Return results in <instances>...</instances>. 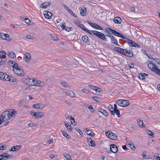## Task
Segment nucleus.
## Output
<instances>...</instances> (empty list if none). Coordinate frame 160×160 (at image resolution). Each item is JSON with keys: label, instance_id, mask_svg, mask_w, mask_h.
Returning <instances> with one entry per match:
<instances>
[{"label": "nucleus", "instance_id": "nucleus-1", "mask_svg": "<svg viewBox=\"0 0 160 160\" xmlns=\"http://www.w3.org/2000/svg\"><path fill=\"white\" fill-rule=\"evenodd\" d=\"M114 49L116 51L127 57H132L133 56V54L131 51L127 49H124L118 47H115Z\"/></svg>", "mask_w": 160, "mask_h": 160}, {"label": "nucleus", "instance_id": "nucleus-2", "mask_svg": "<svg viewBox=\"0 0 160 160\" xmlns=\"http://www.w3.org/2000/svg\"><path fill=\"white\" fill-rule=\"evenodd\" d=\"M151 61H150V62L148 65V67L150 70L158 75H160V70L155 65L154 63L151 62Z\"/></svg>", "mask_w": 160, "mask_h": 160}, {"label": "nucleus", "instance_id": "nucleus-3", "mask_svg": "<svg viewBox=\"0 0 160 160\" xmlns=\"http://www.w3.org/2000/svg\"><path fill=\"white\" fill-rule=\"evenodd\" d=\"M11 118L8 111L4 112L0 117V123H2L3 121L6 122Z\"/></svg>", "mask_w": 160, "mask_h": 160}, {"label": "nucleus", "instance_id": "nucleus-4", "mask_svg": "<svg viewBox=\"0 0 160 160\" xmlns=\"http://www.w3.org/2000/svg\"><path fill=\"white\" fill-rule=\"evenodd\" d=\"M22 81L27 85L32 86L35 85V80L30 78H23L21 80Z\"/></svg>", "mask_w": 160, "mask_h": 160}, {"label": "nucleus", "instance_id": "nucleus-5", "mask_svg": "<svg viewBox=\"0 0 160 160\" xmlns=\"http://www.w3.org/2000/svg\"><path fill=\"white\" fill-rule=\"evenodd\" d=\"M91 32L101 39L107 42V40L105 37V35L103 33L95 30L92 31Z\"/></svg>", "mask_w": 160, "mask_h": 160}, {"label": "nucleus", "instance_id": "nucleus-6", "mask_svg": "<svg viewBox=\"0 0 160 160\" xmlns=\"http://www.w3.org/2000/svg\"><path fill=\"white\" fill-rule=\"evenodd\" d=\"M117 103L121 107H125L128 106L130 104V102L128 100L119 99L117 101Z\"/></svg>", "mask_w": 160, "mask_h": 160}, {"label": "nucleus", "instance_id": "nucleus-7", "mask_svg": "<svg viewBox=\"0 0 160 160\" xmlns=\"http://www.w3.org/2000/svg\"><path fill=\"white\" fill-rule=\"evenodd\" d=\"M13 70L15 73L18 75L22 76L24 74L23 70L21 68H19L18 65L17 67L13 68Z\"/></svg>", "mask_w": 160, "mask_h": 160}, {"label": "nucleus", "instance_id": "nucleus-8", "mask_svg": "<svg viewBox=\"0 0 160 160\" xmlns=\"http://www.w3.org/2000/svg\"><path fill=\"white\" fill-rule=\"evenodd\" d=\"M125 42H128L130 46L138 48H140V46L138 44L133 42L128 38L126 39Z\"/></svg>", "mask_w": 160, "mask_h": 160}, {"label": "nucleus", "instance_id": "nucleus-9", "mask_svg": "<svg viewBox=\"0 0 160 160\" xmlns=\"http://www.w3.org/2000/svg\"><path fill=\"white\" fill-rule=\"evenodd\" d=\"M12 157L11 155H9L7 153H4L0 155V160H6L9 158H11Z\"/></svg>", "mask_w": 160, "mask_h": 160}, {"label": "nucleus", "instance_id": "nucleus-10", "mask_svg": "<svg viewBox=\"0 0 160 160\" xmlns=\"http://www.w3.org/2000/svg\"><path fill=\"white\" fill-rule=\"evenodd\" d=\"M111 32L114 35L116 36H118L124 39L125 41L126 40V39L127 38L124 36L122 35L120 33L117 32L116 31L114 30H111Z\"/></svg>", "mask_w": 160, "mask_h": 160}, {"label": "nucleus", "instance_id": "nucleus-11", "mask_svg": "<svg viewBox=\"0 0 160 160\" xmlns=\"http://www.w3.org/2000/svg\"><path fill=\"white\" fill-rule=\"evenodd\" d=\"M31 56L29 53H26L24 56V59L26 62H28L30 61Z\"/></svg>", "mask_w": 160, "mask_h": 160}, {"label": "nucleus", "instance_id": "nucleus-12", "mask_svg": "<svg viewBox=\"0 0 160 160\" xmlns=\"http://www.w3.org/2000/svg\"><path fill=\"white\" fill-rule=\"evenodd\" d=\"M35 85L34 86H37L39 87L44 86L45 85V83L43 81L35 79Z\"/></svg>", "mask_w": 160, "mask_h": 160}, {"label": "nucleus", "instance_id": "nucleus-13", "mask_svg": "<svg viewBox=\"0 0 160 160\" xmlns=\"http://www.w3.org/2000/svg\"><path fill=\"white\" fill-rule=\"evenodd\" d=\"M45 106V105L42 103H37L33 104L32 107L37 109H41L43 108Z\"/></svg>", "mask_w": 160, "mask_h": 160}, {"label": "nucleus", "instance_id": "nucleus-14", "mask_svg": "<svg viewBox=\"0 0 160 160\" xmlns=\"http://www.w3.org/2000/svg\"><path fill=\"white\" fill-rule=\"evenodd\" d=\"M110 149L111 152L114 153H116L118 150L117 146L114 144H112L110 145Z\"/></svg>", "mask_w": 160, "mask_h": 160}, {"label": "nucleus", "instance_id": "nucleus-15", "mask_svg": "<svg viewBox=\"0 0 160 160\" xmlns=\"http://www.w3.org/2000/svg\"><path fill=\"white\" fill-rule=\"evenodd\" d=\"M8 113L10 115L11 118L12 117H15L17 114L16 111H15L14 109H10L9 111H7Z\"/></svg>", "mask_w": 160, "mask_h": 160}, {"label": "nucleus", "instance_id": "nucleus-16", "mask_svg": "<svg viewBox=\"0 0 160 160\" xmlns=\"http://www.w3.org/2000/svg\"><path fill=\"white\" fill-rule=\"evenodd\" d=\"M43 14L45 17L48 19H51V18L52 16V14L51 12L47 11H44Z\"/></svg>", "mask_w": 160, "mask_h": 160}, {"label": "nucleus", "instance_id": "nucleus-17", "mask_svg": "<svg viewBox=\"0 0 160 160\" xmlns=\"http://www.w3.org/2000/svg\"><path fill=\"white\" fill-rule=\"evenodd\" d=\"M65 93L66 95L71 98H74L75 97V94L74 92L71 90L66 91Z\"/></svg>", "mask_w": 160, "mask_h": 160}, {"label": "nucleus", "instance_id": "nucleus-18", "mask_svg": "<svg viewBox=\"0 0 160 160\" xmlns=\"http://www.w3.org/2000/svg\"><path fill=\"white\" fill-rule=\"evenodd\" d=\"M0 36L1 38L3 39L8 40L9 39V35L8 34L1 33L0 34Z\"/></svg>", "mask_w": 160, "mask_h": 160}, {"label": "nucleus", "instance_id": "nucleus-19", "mask_svg": "<svg viewBox=\"0 0 160 160\" xmlns=\"http://www.w3.org/2000/svg\"><path fill=\"white\" fill-rule=\"evenodd\" d=\"M80 15L82 16H85L86 15V12L85 11H86V8L85 7H80L79 8Z\"/></svg>", "mask_w": 160, "mask_h": 160}, {"label": "nucleus", "instance_id": "nucleus-20", "mask_svg": "<svg viewBox=\"0 0 160 160\" xmlns=\"http://www.w3.org/2000/svg\"><path fill=\"white\" fill-rule=\"evenodd\" d=\"M127 144L129 145V147L132 149L133 151H134L135 149V146L133 143L130 141H128L127 142Z\"/></svg>", "mask_w": 160, "mask_h": 160}, {"label": "nucleus", "instance_id": "nucleus-21", "mask_svg": "<svg viewBox=\"0 0 160 160\" xmlns=\"http://www.w3.org/2000/svg\"><path fill=\"white\" fill-rule=\"evenodd\" d=\"M87 141L89 146H91L92 147L95 146V144L94 142L92 141L91 138H87Z\"/></svg>", "mask_w": 160, "mask_h": 160}, {"label": "nucleus", "instance_id": "nucleus-22", "mask_svg": "<svg viewBox=\"0 0 160 160\" xmlns=\"http://www.w3.org/2000/svg\"><path fill=\"white\" fill-rule=\"evenodd\" d=\"M9 65L13 67V68H16L18 67V64L15 62L13 61L12 60H10L9 62Z\"/></svg>", "mask_w": 160, "mask_h": 160}, {"label": "nucleus", "instance_id": "nucleus-23", "mask_svg": "<svg viewBox=\"0 0 160 160\" xmlns=\"http://www.w3.org/2000/svg\"><path fill=\"white\" fill-rule=\"evenodd\" d=\"M21 146L16 145L12 147L9 150L10 151H16L20 149Z\"/></svg>", "mask_w": 160, "mask_h": 160}, {"label": "nucleus", "instance_id": "nucleus-24", "mask_svg": "<svg viewBox=\"0 0 160 160\" xmlns=\"http://www.w3.org/2000/svg\"><path fill=\"white\" fill-rule=\"evenodd\" d=\"M80 27L81 28L82 30L88 33L90 35H92V33L90 30L86 28L83 24H82Z\"/></svg>", "mask_w": 160, "mask_h": 160}, {"label": "nucleus", "instance_id": "nucleus-25", "mask_svg": "<svg viewBox=\"0 0 160 160\" xmlns=\"http://www.w3.org/2000/svg\"><path fill=\"white\" fill-rule=\"evenodd\" d=\"M51 2H46L41 4V7L42 8H46L48 7L51 4Z\"/></svg>", "mask_w": 160, "mask_h": 160}, {"label": "nucleus", "instance_id": "nucleus-26", "mask_svg": "<svg viewBox=\"0 0 160 160\" xmlns=\"http://www.w3.org/2000/svg\"><path fill=\"white\" fill-rule=\"evenodd\" d=\"M111 42L112 43L117 45V46H120L118 43L117 40L115 39V37L113 36H112L111 39Z\"/></svg>", "mask_w": 160, "mask_h": 160}, {"label": "nucleus", "instance_id": "nucleus-27", "mask_svg": "<svg viewBox=\"0 0 160 160\" xmlns=\"http://www.w3.org/2000/svg\"><path fill=\"white\" fill-rule=\"evenodd\" d=\"M6 52L3 50L1 51L0 52V57L3 58H5L6 57Z\"/></svg>", "mask_w": 160, "mask_h": 160}, {"label": "nucleus", "instance_id": "nucleus-28", "mask_svg": "<svg viewBox=\"0 0 160 160\" xmlns=\"http://www.w3.org/2000/svg\"><path fill=\"white\" fill-rule=\"evenodd\" d=\"M85 130L86 131V133L87 134L90 135L91 136H94V134L91 130H89L88 128H86Z\"/></svg>", "mask_w": 160, "mask_h": 160}, {"label": "nucleus", "instance_id": "nucleus-29", "mask_svg": "<svg viewBox=\"0 0 160 160\" xmlns=\"http://www.w3.org/2000/svg\"><path fill=\"white\" fill-rule=\"evenodd\" d=\"M8 57L12 58H13L15 57V54L14 52L13 51L9 52L8 54Z\"/></svg>", "mask_w": 160, "mask_h": 160}, {"label": "nucleus", "instance_id": "nucleus-30", "mask_svg": "<svg viewBox=\"0 0 160 160\" xmlns=\"http://www.w3.org/2000/svg\"><path fill=\"white\" fill-rule=\"evenodd\" d=\"M114 21L116 23H120L122 22V20L120 17H116L114 18Z\"/></svg>", "mask_w": 160, "mask_h": 160}, {"label": "nucleus", "instance_id": "nucleus-31", "mask_svg": "<svg viewBox=\"0 0 160 160\" xmlns=\"http://www.w3.org/2000/svg\"><path fill=\"white\" fill-rule=\"evenodd\" d=\"M64 123L66 128L68 129V130L69 131H71L72 128L71 125H69L67 122H64Z\"/></svg>", "mask_w": 160, "mask_h": 160}, {"label": "nucleus", "instance_id": "nucleus-32", "mask_svg": "<svg viewBox=\"0 0 160 160\" xmlns=\"http://www.w3.org/2000/svg\"><path fill=\"white\" fill-rule=\"evenodd\" d=\"M88 87L91 89L94 90L97 92H99V91H98V90L97 89V88H98L97 87L95 86L92 85H89Z\"/></svg>", "mask_w": 160, "mask_h": 160}, {"label": "nucleus", "instance_id": "nucleus-33", "mask_svg": "<svg viewBox=\"0 0 160 160\" xmlns=\"http://www.w3.org/2000/svg\"><path fill=\"white\" fill-rule=\"evenodd\" d=\"M9 78H10V79L9 80V81L15 82L17 81V79L11 76H9Z\"/></svg>", "mask_w": 160, "mask_h": 160}, {"label": "nucleus", "instance_id": "nucleus-34", "mask_svg": "<svg viewBox=\"0 0 160 160\" xmlns=\"http://www.w3.org/2000/svg\"><path fill=\"white\" fill-rule=\"evenodd\" d=\"M137 122L140 127H144V123L143 121L140 119L138 118L137 119Z\"/></svg>", "mask_w": 160, "mask_h": 160}, {"label": "nucleus", "instance_id": "nucleus-35", "mask_svg": "<svg viewBox=\"0 0 160 160\" xmlns=\"http://www.w3.org/2000/svg\"><path fill=\"white\" fill-rule=\"evenodd\" d=\"M88 38L87 36L85 35L82 37V40L84 42L86 43L88 41Z\"/></svg>", "mask_w": 160, "mask_h": 160}, {"label": "nucleus", "instance_id": "nucleus-36", "mask_svg": "<svg viewBox=\"0 0 160 160\" xmlns=\"http://www.w3.org/2000/svg\"><path fill=\"white\" fill-rule=\"evenodd\" d=\"M9 76L6 73H5V75L3 76L4 78H3L2 80L9 81L10 78H9Z\"/></svg>", "mask_w": 160, "mask_h": 160}, {"label": "nucleus", "instance_id": "nucleus-37", "mask_svg": "<svg viewBox=\"0 0 160 160\" xmlns=\"http://www.w3.org/2000/svg\"><path fill=\"white\" fill-rule=\"evenodd\" d=\"M61 131L62 132V134L63 135L67 138L69 139V138L70 136L68 135L67 133L65 131H64L62 130H61Z\"/></svg>", "mask_w": 160, "mask_h": 160}, {"label": "nucleus", "instance_id": "nucleus-38", "mask_svg": "<svg viewBox=\"0 0 160 160\" xmlns=\"http://www.w3.org/2000/svg\"><path fill=\"white\" fill-rule=\"evenodd\" d=\"M74 22L77 26H78L79 27L81 26V25L82 24L77 19H75L74 21Z\"/></svg>", "mask_w": 160, "mask_h": 160}, {"label": "nucleus", "instance_id": "nucleus-39", "mask_svg": "<svg viewBox=\"0 0 160 160\" xmlns=\"http://www.w3.org/2000/svg\"><path fill=\"white\" fill-rule=\"evenodd\" d=\"M63 156L67 160H72L71 157L67 153H64Z\"/></svg>", "mask_w": 160, "mask_h": 160}, {"label": "nucleus", "instance_id": "nucleus-40", "mask_svg": "<svg viewBox=\"0 0 160 160\" xmlns=\"http://www.w3.org/2000/svg\"><path fill=\"white\" fill-rule=\"evenodd\" d=\"M111 132V135L110 136V138L112 139V140H115L117 138V137L116 135L114 134L112 132Z\"/></svg>", "mask_w": 160, "mask_h": 160}, {"label": "nucleus", "instance_id": "nucleus-41", "mask_svg": "<svg viewBox=\"0 0 160 160\" xmlns=\"http://www.w3.org/2000/svg\"><path fill=\"white\" fill-rule=\"evenodd\" d=\"M26 103V100L24 99L21 100L19 101V103L18 104L19 106H21L25 104Z\"/></svg>", "mask_w": 160, "mask_h": 160}, {"label": "nucleus", "instance_id": "nucleus-42", "mask_svg": "<svg viewBox=\"0 0 160 160\" xmlns=\"http://www.w3.org/2000/svg\"><path fill=\"white\" fill-rule=\"evenodd\" d=\"M44 115L43 113L41 112H37V118H41L42 117H43Z\"/></svg>", "mask_w": 160, "mask_h": 160}, {"label": "nucleus", "instance_id": "nucleus-43", "mask_svg": "<svg viewBox=\"0 0 160 160\" xmlns=\"http://www.w3.org/2000/svg\"><path fill=\"white\" fill-rule=\"evenodd\" d=\"M154 157L157 160H160V157L159 154L158 153H155L154 154Z\"/></svg>", "mask_w": 160, "mask_h": 160}, {"label": "nucleus", "instance_id": "nucleus-44", "mask_svg": "<svg viewBox=\"0 0 160 160\" xmlns=\"http://www.w3.org/2000/svg\"><path fill=\"white\" fill-rule=\"evenodd\" d=\"M114 111V113H115L118 116V117H119L120 116V111L118 109H117L113 110Z\"/></svg>", "mask_w": 160, "mask_h": 160}, {"label": "nucleus", "instance_id": "nucleus-45", "mask_svg": "<svg viewBox=\"0 0 160 160\" xmlns=\"http://www.w3.org/2000/svg\"><path fill=\"white\" fill-rule=\"evenodd\" d=\"M68 12L71 14V15L73 16L74 17L76 18L77 16L75 15L73 12L70 9H68Z\"/></svg>", "mask_w": 160, "mask_h": 160}, {"label": "nucleus", "instance_id": "nucleus-46", "mask_svg": "<svg viewBox=\"0 0 160 160\" xmlns=\"http://www.w3.org/2000/svg\"><path fill=\"white\" fill-rule=\"evenodd\" d=\"M138 77L139 78L141 79H144L145 78V76L143 74H142V73H140L138 75Z\"/></svg>", "mask_w": 160, "mask_h": 160}, {"label": "nucleus", "instance_id": "nucleus-47", "mask_svg": "<svg viewBox=\"0 0 160 160\" xmlns=\"http://www.w3.org/2000/svg\"><path fill=\"white\" fill-rule=\"evenodd\" d=\"M2 58L0 57V65H3L5 64V61L2 59Z\"/></svg>", "mask_w": 160, "mask_h": 160}, {"label": "nucleus", "instance_id": "nucleus-48", "mask_svg": "<svg viewBox=\"0 0 160 160\" xmlns=\"http://www.w3.org/2000/svg\"><path fill=\"white\" fill-rule=\"evenodd\" d=\"M5 73L2 72H0V79L2 80L3 78H4L3 76L5 75Z\"/></svg>", "mask_w": 160, "mask_h": 160}, {"label": "nucleus", "instance_id": "nucleus-49", "mask_svg": "<svg viewBox=\"0 0 160 160\" xmlns=\"http://www.w3.org/2000/svg\"><path fill=\"white\" fill-rule=\"evenodd\" d=\"M89 24L92 27L94 28H95L96 25H97V24L96 23H92V22H88Z\"/></svg>", "mask_w": 160, "mask_h": 160}, {"label": "nucleus", "instance_id": "nucleus-50", "mask_svg": "<svg viewBox=\"0 0 160 160\" xmlns=\"http://www.w3.org/2000/svg\"><path fill=\"white\" fill-rule=\"evenodd\" d=\"M26 38L27 39H34V37L31 35H28L26 36Z\"/></svg>", "mask_w": 160, "mask_h": 160}, {"label": "nucleus", "instance_id": "nucleus-51", "mask_svg": "<svg viewBox=\"0 0 160 160\" xmlns=\"http://www.w3.org/2000/svg\"><path fill=\"white\" fill-rule=\"evenodd\" d=\"M82 91L86 94H87L89 92V90L86 89H82Z\"/></svg>", "mask_w": 160, "mask_h": 160}, {"label": "nucleus", "instance_id": "nucleus-52", "mask_svg": "<svg viewBox=\"0 0 160 160\" xmlns=\"http://www.w3.org/2000/svg\"><path fill=\"white\" fill-rule=\"evenodd\" d=\"M111 30H112L110 28H107L106 29V32L108 33V34L111 35V33L109 32L110 31L111 32Z\"/></svg>", "mask_w": 160, "mask_h": 160}, {"label": "nucleus", "instance_id": "nucleus-53", "mask_svg": "<svg viewBox=\"0 0 160 160\" xmlns=\"http://www.w3.org/2000/svg\"><path fill=\"white\" fill-rule=\"evenodd\" d=\"M61 84L64 87L67 88L68 86V84L65 82H61Z\"/></svg>", "mask_w": 160, "mask_h": 160}, {"label": "nucleus", "instance_id": "nucleus-54", "mask_svg": "<svg viewBox=\"0 0 160 160\" xmlns=\"http://www.w3.org/2000/svg\"><path fill=\"white\" fill-rule=\"evenodd\" d=\"M60 26L61 27H62V29H63V30H64L66 27V26L65 25V22H63L61 25H60Z\"/></svg>", "mask_w": 160, "mask_h": 160}, {"label": "nucleus", "instance_id": "nucleus-55", "mask_svg": "<svg viewBox=\"0 0 160 160\" xmlns=\"http://www.w3.org/2000/svg\"><path fill=\"white\" fill-rule=\"evenodd\" d=\"M66 118L70 119V120H73L74 118L70 115H66Z\"/></svg>", "mask_w": 160, "mask_h": 160}, {"label": "nucleus", "instance_id": "nucleus-56", "mask_svg": "<svg viewBox=\"0 0 160 160\" xmlns=\"http://www.w3.org/2000/svg\"><path fill=\"white\" fill-rule=\"evenodd\" d=\"M51 38L54 41H57L58 40V38L55 35L52 36Z\"/></svg>", "mask_w": 160, "mask_h": 160}, {"label": "nucleus", "instance_id": "nucleus-57", "mask_svg": "<svg viewBox=\"0 0 160 160\" xmlns=\"http://www.w3.org/2000/svg\"><path fill=\"white\" fill-rule=\"evenodd\" d=\"M111 132L107 131L105 132V134L106 135L108 136V137L110 138V136L111 135Z\"/></svg>", "mask_w": 160, "mask_h": 160}, {"label": "nucleus", "instance_id": "nucleus-58", "mask_svg": "<svg viewBox=\"0 0 160 160\" xmlns=\"http://www.w3.org/2000/svg\"><path fill=\"white\" fill-rule=\"evenodd\" d=\"M95 28L96 29H98V30H103V28L101 27L100 26H99L97 24Z\"/></svg>", "mask_w": 160, "mask_h": 160}, {"label": "nucleus", "instance_id": "nucleus-59", "mask_svg": "<svg viewBox=\"0 0 160 160\" xmlns=\"http://www.w3.org/2000/svg\"><path fill=\"white\" fill-rule=\"evenodd\" d=\"M148 134L150 136H151L152 137H154V135L153 134V132L149 130H148V131L147 132Z\"/></svg>", "mask_w": 160, "mask_h": 160}, {"label": "nucleus", "instance_id": "nucleus-60", "mask_svg": "<svg viewBox=\"0 0 160 160\" xmlns=\"http://www.w3.org/2000/svg\"><path fill=\"white\" fill-rule=\"evenodd\" d=\"M28 125L30 127L36 126V124L33 122H30L28 124Z\"/></svg>", "mask_w": 160, "mask_h": 160}, {"label": "nucleus", "instance_id": "nucleus-61", "mask_svg": "<svg viewBox=\"0 0 160 160\" xmlns=\"http://www.w3.org/2000/svg\"><path fill=\"white\" fill-rule=\"evenodd\" d=\"M147 56H148V57L150 59H153V60H155V59L153 58L152 56L151 55L149 54H146Z\"/></svg>", "mask_w": 160, "mask_h": 160}, {"label": "nucleus", "instance_id": "nucleus-62", "mask_svg": "<svg viewBox=\"0 0 160 160\" xmlns=\"http://www.w3.org/2000/svg\"><path fill=\"white\" fill-rule=\"evenodd\" d=\"M128 66L130 68H132L134 66V65L133 63H129L128 64Z\"/></svg>", "mask_w": 160, "mask_h": 160}, {"label": "nucleus", "instance_id": "nucleus-63", "mask_svg": "<svg viewBox=\"0 0 160 160\" xmlns=\"http://www.w3.org/2000/svg\"><path fill=\"white\" fill-rule=\"evenodd\" d=\"M24 21H25V22L26 23L28 24H29L30 23V22L29 19L28 18H25L24 19Z\"/></svg>", "mask_w": 160, "mask_h": 160}, {"label": "nucleus", "instance_id": "nucleus-64", "mask_svg": "<svg viewBox=\"0 0 160 160\" xmlns=\"http://www.w3.org/2000/svg\"><path fill=\"white\" fill-rule=\"evenodd\" d=\"M102 114L106 116H107L108 115L107 112L104 110Z\"/></svg>", "mask_w": 160, "mask_h": 160}]
</instances>
